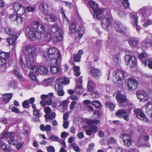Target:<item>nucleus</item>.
Listing matches in <instances>:
<instances>
[{
  "label": "nucleus",
  "mask_w": 152,
  "mask_h": 152,
  "mask_svg": "<svg viewBox=\"0 0 152 152\" xmlns=\"http://www.w3.org/2000/svg\"><path fill=\"white\" fill-rule=\"evenodd\" d=\"M16 21L18 25H20L22 24L23 22V18L21 17L18 16Z\"/></svg>",
  "instance_id": "680f3d73"
},
{
  "label": "nucleus",
  "mask_w": 152,
  "mask_h": 152,
  "mask_svg": "<svg viewBox=\"0 0 152 152\" xmlns=\"http://www.w3.org/2000/svg\"><path fill=\"white\" fill-rule=\"evenodd\" d=\"M35 9L36 8L34 7L29 6H28L26 7V9L28 12H33L34 11Z\"/></svg>",
  "instance_id": "052dcab7"
},
{
  "label": "nucleus",
  "mask_w": 152,
  "mask_h": 152,
  "mask_svg": "<svg viewBox=\"0 0 152 152\" xmlns=\"http://www.w3.org/2000/svg\"><path fill=\"white\" fill-rule=\"evenodd\" d=\"M120 137L122 139L125 145L129 146L131 145L132 140L130 135L127 134H123L120 136Z\"/></svg>",
  "instance_id": "dca6fc26"
},
{
  "label": "nucleus",
  "mask_w": 152,
  "mask_h": 152,
  "mask_svg": "<svg viewBox=\"0 0 152 152\" xmlns=\"http://www.w3.org/2000/svg\"><path fill=\"white\" fill-rule=\"evenodd\" d=\"M90 129H91L92 132H94L95 133L98 130V128L95 125H93L91 127Z\"/></svg>",
  "instance_id": "338daca9"
},
{
  "label": "nucleus",
  "mask_w": 152,
  "mask_h": 152,
  "mask_svg": "<svg viewBox=\"0 0 152 152\" xmlns=\"http://www.w3.org/2000/svg\"><path fill=\"white\" fill-rule=\"evenodd\" d=\"M105 104L110 110L112 111L115 108V106L113 103L109 102H105Z\"/></svg>",
  "instance_id": "5fc2aeb1"
},
{
  "label": "nucleus",
  "mask_w": 152,
  "mask_h": 152,
  "mask_svg": "<svg viewBox=\"0 0 152 152\" xmlns=\"http://www.w3.org/2000/svg\"><path fill=\"white\" fill-rule=\"evenodd\" d=\"M73 70L75 76H78L80 75V67L79 66H75L73 68Z\"/></svg>",
  "instance_id": "ea45409f"
},
{
  "label": "nucleus",
  "mask_w": 152,
  "mask_h": 152,
  "mask_svg": "<svg viewBox=\"0 0 152 152\" xmlns=\"http://www.w3.org/2000/svg\"><path fill=\"white\" fill-rule=\"evenodd\" d=\"M12 93L5 94L2 96L3 100L6 103L9 101L12 97Z\"/></svg>",
  "instance_id": "72a5a7b5"
},
{
  "label": "nucleus",
  "mask_w": 152,
  "mask_h": 152,
  "mask_svg": "<svg viewBox=\"0 0 152 152\" xmlns=\"http://www.w3.org/2000/svg\"><path fill=\"white\" fill-rule=\"evenodd\" d=\"M56 65H51L50 66V72L53 74H58L59 72V69L56 66Z\"/></svg>",
  "instance_id": "c9c22d12"
},
{
  "label": "nucleus",
  "mask_w": 152,
  "mask_h": 152,
  "mask_svg": "<svg viewBox=\"0 0 152 152\" xmlns=\"http://www.w3.org/2000/svg\"><path fill=\"white\" fill-rule=\"evenodd\" d=\"M144 107L146 113H148L150 112H151V115H150L149 117L152 120V101L148 102L145 104Z\"/></svg>",
  "instance_id": "a878e982"
},
{
  "label": "nucleus",
  "mask_w": 152,
  "mask_h": 152,
  "mask_svg": "<svg viewBox=\"0 0 152 152\" xmlns=\"http://www.w3.org/2000/svg\"><path fill=\"white\" fill-rule=\"evenodd\" d=\"M88 90L89 91H93L95 87V86L92 81H89L88 83Z\"/></svg>",
  "instance_id": "37998d69"
},
{
  "label": "nucleus",
  "mask_w": 152,
  "mask_h": 152,
  "mask_svg": "<svg viewBox=\"0 0 152 152\" xmlns=\"http://www.w3.org/2000/svg\"><path fill=\"white\" fill-rule=\"evenodd\" d=\"M45 18L48 21L55 22L58 20V18L52 13H49L48 12L45 14Z\"/></svg>",
  "instance_id": "4be33fe9"
},
{
  "label": "nucleus",
  "mask_w": 152,
  "mask_h": 152,
  "mask_svg": "<svg viewBox=\"0 0 152 152\" xmlns=\"http://www.w3.org/2000/svg\"><path fill=\"white\" fill-rule=\"evenodd\" d=\"M125 72L122 70H117L113 73L114 80L116 81H121L124 78Z\"/></svg>",
  "instance_id": "f8f14e48"
},
{
  "label": "nucleus",
  "mask_w": 152,
  "mask_h": 152,
  "mask_svg": "<svg viewBox=\"0 0 152 152\" xmlns=\"http://www.w3.org/2000/svg\"><path fill=\"white\" fill-rule=\"evenodd\" d=\"M94 17L95 18L100 19L102 18L104 13L103 11L102 10L99 9H96L94 10Z\"/></svg>",
  "instance_id": "393cba45"
},
{
  "label": "nucleus",
  "mask_w": 152,
  "mask_h": 152,
  "mask_svg": "<svg viewBox=\"0 0 152 152\" xmlns=\"http://www.w3.org/2000/svg\"><path fill=\"white\" fill-rule=\"evenodd\" d=\"M40 130L43 132L50 131L51 129V126L49 125H47L45 126L44 124H42L40 126Z\"/></svg>",
  "instance_id": "e433bc0d"
},
{
  "label": "nucleus",
  "mask_w": 152,
  "mask_h": 152,
  "mask_svg": "<svg viewBox=\"0 0 152 152\" xmlns=\"http://www.w3.org/2000/svg\"><path fill=\"white\" fill-rule=\"evenodd\" d=\"M59 138L54 135H51L50 136V139L52 140L53 141L58 142L59 140Z\"/></svg>",
  "instance_id": "13d9d810"
},
{
  "label": "nucleus",
  "mask_w": 152,
  "mask_h": 152,
  "mask_svg": "<svg viewBox=\"0 0 152 152\" xmlns=\"http://www.w3.org/2000/svg\"><path fill=\"white\" fill-rule=\"evenodd\" d=\"M84 91L83 88L81 85H76L75 92V93L77 94H81Z\"/></svg>",
  "instance_id": "7c9ffc66"
},
{
  "label": "nucleus",
  "mask_w": 152,
  "mask_h": 152,
  "mask_svg": "<svg viewBox=\"0 0 152 152\" xmlns=\"http://www.w3.org/2000/svg\"><path fill=\"white\" fill-rule=\"evenodd\" d=\"M45 40L47 42H49L51 40L52 36L50 33L48 32L44 35Z\"/></svg>",
  "instance_id": "c03bdc74"
},
{
  "label": "nucleus",
  "mask_w": 152,
  "mask_h": 152,
  "mask_svg": "<svg viewBox=\"0 0 152 152\" xmlns=\"http://www.w3.org/2000/svg\"><path fill=\"white\" fill-rule=\"evenodd\" d=\"M71 146L72 147L73 150L76 152H79L80 150L79 147L75 143H73L71 145Z\"/></svg>",
  "instance_id": "603ef678"
},
{
  "label": "nucleus",
  "mask_w": 152,
  "mask_h": 152,
  "mask_svg": "<svg viewBox=\"0 0 152 152\" xmlns=\"http://www.w3.org/2000/svg\"><path fill=\"white\" fill-rule=\"evenodd\" d=\"M60 104L58 107V110L61 112H64L67 107V101L64 100L62 102H60Z\"/></svg>",
  "instance_id": "5701e85b"
},
{
  "label": "nucleus",
  "mask_w": 152,
  "mask_h": 152,
  "mask_svg": "<svg viewBox=\"0 0 152 152\" xmlns=\"http://www.w3.org/2000/svg\"><path fill=\"white\" fill-rule=\"evenodd\" d=\"M58 30V27L57 24H55L52 26L50 28V31L52 33H55Z\"/></svg>",
  "instance_id": "49530a36"
},
{
  "label": "nucleus",
  "mask_w": 152,
  "mask_h": 152,
  "mask_svg": "<svg viewBox=\"0 0 152 152\" xmlns=\"http://www.w3.org/2000/svg\"><path fill=\"white\" fill-rule=\"evenodd\" d=\"M55 79V77L53 76H52L47 79L44 80L43 82L44 83H46L47 84H48L54 80Z\"/></svg>",
  "instance_id": "4d7b16f0"
},
{
  "label": "nucleus",
  "mask_w": 152,
  "mask_h": 152,
  "mask_svg": "<svg viewBox=\"0 0 152 152\" xmlns=\"http://www.w3.org/2000/svg\"><path fill=\"white\" fill-rule=\"evenodd\" d=\"M60 11L62 15V18L64 22L66 23L69 24V20L65 14L62 7L61 8Z\"/></svg>",
  "instance_id": "f704fd0d"
},
{
  "label": "nucleus",
  "mask_w": 152,
  "mask_h": 152,
  "mask_svg": "<svg viewBox=\"0 0 152 152\" xmlns=\"http://www.w3.org/2000/svg\"><path fill=\"white\" fill-rule=\"evenodd\" d=\"M36 47L32 45H28L23 47L22 51L26 53L25 56V62L28 68L31 69L29 74V77L33 80L36 79L35 73L38 72L37 67L33 65L36 60Z\"/></svg>",
  "instance_id": "f257e3e1"
},
{
  "label": "nucleus",
  "mask_w": 152,
  "mask_h": 152,
  "mask_svg": "<svg viewBox=\"0 0 152 152\" xmlns=\"http://www.w3.org/2000/svg\"><path fill=\"white\" fill-rule=\"evenodd\" d=\"M88 3L90 8L93 11L97 9L98 7V5L94 1L92 0H89Z\"/></svg>",
  "instance_id": "473e14b6"
},
{
  "label": "nucleus",
  "mask_w": 152,
  "mask_h": 152,
  "mask_svg": "<svg viewBox=\"0 0 152 152\" xmlns=\"http://www.w3.org/2000/svg\"><path fill=\"white\" fill-rule=\"evenodd\" d=\"M87 122L88 124H98L100 122V121L97 119H89L88 120Z\"/></svg>",
  "instance_id": "3c124183"
},
{
  "label": "nucleus",
  "mask_w": 152,
  "mask_h": 152,
  "mask_svg": "<svg viewBox=\"0 0 152 152\" xmlns=\"http://www.w3.org/2000/svg\"><path fill=\"white\" fill-rule=\"evenodd\" d=\"M149 139V136L147 135H141L137 140V142L141 145L144 144L145 141Z\"/></svg>",
  "instance_id": "cd10ccee"
},
{
  "label": "nucleus",
  "mask_w": 152,
  "mask_h": 152,
  "mask_svg": "<svg viewBox=\"0 0 152 152\" xmlns=\"http://www.w3.org/2000/svg\"><path fill=\"white\" fill-rule=\"evenodd\" d=\"M114 27L115 30L117 31L121 34L125 33L127 30L125 26L120 22H115Z\"/></svg>",
  "instance_id": "4468645a"
},
{
  "label": "nucleus",
  "mask_w": 152,
  "mask_h": 152,
  "mask_svg": "<svg viewBox=\"0 0 152 152\" xmlns=\"http://www.w3.org/2000/svg\"><path fill=\"white\" fill-rule=\"evenodd\" d=\"M76 23L75 21L72 22L70 27L69 33L71 34L74 33L75 31Z\"/></svg>",
  "instance_id": "4c0bfd02"
},
{
  "label": "nucleus",
  "mask_w": 152,
  "mask_h": 152,
  "mask_svg": "<svg viewBox=\"0 0 152 152\" xmlns=\"http://www.w3.org/2000/svg\"><path fill=\"white\" fill-rule=\"evenodd\" d=\"M77 103V101H72L71 103L69 106V108L70 110H73L75 107V105Z\"/></svg>",
  "instance_id": "bf43d9fd"
},
{
  "label": "nucleus",
  "mask_w": 152,
  "mask_h": 152,
  "mask_svg": "<svg viewBox=\"0 0 152 152\" xmlns=\"http://www.w3.org/2000/svg\"><path fill=\"white\" fill-rule=\"evenodd\" d=\"M48 55L45 56H57L58 55H61L59 51L57 49L54 48H50L48 50Z\"/></svg>",
  "instance_id": "6ab92c4d"
},
{
  "label": "nucleus",
  "mask_w": 152,
  "mask_h": 152,
  "mask_svg": "<svg viewBox=\"0 0 152 152\" xmlns=\"http://www.w3.org/2000/svg\"><path fill=\"white\" fill-rule=\"evenodd\" d=\"M18 37L17 35H13V36H12L10 38L7 39V40L9 45L12 46L15 45H16L15 41Z\"/></svg>",
  "instance_id": "c85d7f7f"
},
{
  "label": "nucleus",
  "mask_w": 152,
  "mask_h": 152,
  "mask_svg": "<svg viewBox=\"0 0 152 152\" xmlns=\"http://www.w3.org/2000/svg\"><path fill=\"white\" fill-rule=\"evenodd\" d=\"M147 56V54L145 52L142 53L139 55V58L143 63L144 64V62L145 61L143 60L146 59Z\"/></svg>",
  "instance_id": "a19ab883"
},
{
  "label": "nucleus",
  "mask_w": 152,
  "mask_h": 152,
  "mask_svg": "<svg viewBox=\"0 0 152 152\" xmlns=\"http://www.w3.org/2000/svg\"><path fill=\"white\" fill-rule=\"evenodd\" d=\"M60 82L64 85H67L69 83V79L65 77H62L60 80Z\"/></svg>",
  "instance_id": "58836bf2"
},
{
  "label": "nucleus",
  "mask_w": 152,
  "mask_h": 152,
  "mask_svg": "<svg viewBox=\"0 0 152 152\" xmlns=\"http://www.w3.org/2000/svg\"><path fill=\"white\" fill-rule=\"evenodd\" d=\"M113 19L110 14H106L101 20L102 26L106 30L110 28L113 23Z\"/></svg>",
  "instance_id": "7ed1b4c3"
},
{
  "label": "nucleus",
  "mask_w": 152,
  "mask_h": 152,
  "mask_svg": "<svg viewBox=\"0 0 152 152\" xmlns=\"http://www.w3.org/2000/svg\"><path fill=\"white\" fill-rule=\"evenodd\" d=\"M42 55L45 58L46 60L52 65H57L61 59V55H58V56H45V54H43Z\"/></svg>",
  "instance_id": "0eeeda50"
},
{
  "label": "nucleus",
  "mask_w": 152,
  "mask_h": 152,
  "mask_svg": "<svg viewBox=\"0 0 152 152\" xmlns=\"http://www.w3.org/2000/svg\"><path fill=\"white\" fill-rule=\"evenodd\" d=\"M116 98L120 106L123 107L129 105V101L127 99L125 96L122 94L119 91L117 92Z\"/></svg>",
  "instance_id": "20e7f679"
},
{
  "label": "nucleus",
  "mask_w": 152,
  "mask_h": 152,
  "mask_svg": "<svg viewBox=\"0 0 152 152\" xmlns=\"http://www.w3.org/2000/svg\"><path fill=\"white\" fill-rule=\"evenodd\" d=\"M34 115L36 117H40L42 116L40 111L38 109H34L33 110Z\"/></svg>",
  "instance_id": "de8ad7c7"
},
{
  "label": "nucleus",
  "mask_w": 152,
  "mask_h": 152,
  "mask_svg": "<svg viewBox=\"0 0 152 152\" xmlns=\"http://www.w3.org/2000/svg\"><path fill=\"white\" fill-rule=\"evenodd\" d=\"M137 98L140 101L145 102L148 99V95L146 92L142 91L139 90L137 92Z\"/></svg>",
  "instance_id": "2eb2a0df"
},
{
  "label": "nucleus",
  "mask_w": 152,
  "mask_h": 152,
  "mask_svg": "<svg viewBox=\"0 0 152 152\" xmlns=\"http://www.w3.org/2000/svg\"><path fill=\"white\" fill-rule=\"evenodd\" d=\"M126 65L130 67L135 66L137 63V59L134 56L130 54H126L124 57Z\"/></svg>",
  "instance_id": "39448f33"
},
{
  "label": "nucleus",
  "mask_w": 152,
  "mask_h": 152,
  "mask_svg": "<svg viewBox=\"0 0 152 152\" xmlns=\"http://www.w3.org/2000/svg\"><path fill=\"white\" fill-rule=\"evenodd\" d=\"M45 30V26L39 24L38 21L32 22L31 26L26 29L29 38L33 41L40 39Z\"/></svg>",
  "instance_id": "f03ea898"
},
{
  "label": "nucleus",
  "mask_w": 152,
  "mask_h": 152,
  "mask_svg": "<svg viewBox=\"0 0 152 152\" xmlns=\"http://www.w3.org/2000/svg\"><path fill=\"white\" fill-rule=\"evenodd\" d=\"M47 150L48 152H55V149L54 147L52 146L47 147Z\"/></svg>",
  "instance_id": "e2e57ef3"
},
{
  "label": "nucleus",
  "mask_w": 152,
  "mask_h": 152,
  "mask_svg": "<svg viewBox=\"0 0 152 152\" xmlns=\"http://www.w3.org/2000/svg\"><path fill=\"white\" fill-rule=\"evenodd\" d=\"M1 135L3 137L6 138L9 144L15 145L17 142V141L14 139L15 134L13 132L8 133L6 131L3 132Z\"/></svg>",
  "instance_id": "423d86ee"
},
{
  "label": "nucleus",
  "mask_w": 152,
  "mask_h": 152,
  "mask_svg": "<svg viewBox=\"0 0 152 152\" xmlns=\"http://www.w3.org/2000/svg\"><path fill=\"white\" fill-rule=\"evenodd\" d=\"M81 56L79 54H76L74 55V61L75 62H78L80 61Z\"/></svg>",
  "instance_id": "0e129e2a"
},
{
  "label": "nucleus",
  "mask_w": 152,
  "mask_h": 152,
  "mask_svg": "<svg viewBox=\"0 0 152 152\" xmlns=\"http://www.w3.org/2000/svg\"><path fill=\"white\" fill-rule=\"evenodd\" d=\"M5 31L6 34L9 35L13 36V35H16L15 31L14 28L7 27L5 29Z\"/></svg>",
  "instance_id": "c756f323"
},
{
  "label": "nucleus",
  "mask_w": 152,
  "mask_h": 152,
  "mask_svg": "<svg viewBox=\"0 0 152 152\" xmlns=\"http://www.w3.org/2000/svg\"><path fill=\"white\" fill-rule=\"evenodd\" d=\"M144 63L145 66L148 65L149 68L152 69V58L148 59Z\"/></svg>",
  "instance_id": "79ce46f5"
},
{
  "label": "nucleus",
  "mask_w": 152,
  "mask_h": 152,
  "mask_svg": "<svg viewBox=\"0 0 152 152\" xmlns=\"http://www.w3.org/2000/svg\"><path fill=\"white\" fill-rule=\"evenodd\" d=\"M38 69V72H39L40 74L42 75H46L48 72V70L44 66H42L39 67V68L37 67Z\"/></svg>",
  "instance_id": "2f4dec72"
},
{
  "label": "nucleus",
  "mask_w": 152,
  "mask_h": 152,
  "mask_svg": "<svg viewBox=\"0 0 152 152\" xmlns=\"http://www.w3.org/2000/svg\"><path fill=\"white\" fill-rule=\"evenodd\" d=\"M69 124V122L68 121H64L63 122V126L64 129H67L68 127Z\"/></svg>",
  "instance_id": "774afa93"
},
{
  "label": "nucleus",
  "mask_w": 152,
  "mask_h": 152,
  "mask_svg": "<svg viewBox=\"0 0 152 152\" xmlns=\"http://www.w3.org/2000/svg\"><path fill=\"white\" fill-rule=\"evenodd\" d=\"M128 42L130 46H136L138 45L139 40L137 38L131 37L128 39Z\"/></svg>",
  "instance_id": "bb28decb"
},
{
  "label": "nucleus",
  "mask_w": 152,
  "mask_h": 152,
  "mask_svg": "<svg viewBox=\"0 0 152 152\" xmlns=\"http://www.w3.org/2000/svg\"><path fill=\"white\" fill-rule=\"evenodd\" d=\"M58 35L54 37L53 39L54 43H56L58 42L61 41L63 39V35L64 34V30L60 28L58 30Z\"/></svg>",
  "instance_id": "a211bd4d"
},
{
  "label": "nucleus",
  "mask_w": 152,
  "mask_h": 152,
  "mask_svg": "<svg viewBox=\"0 0 152 152\" xmlns=\"http://www.w3.org/2000/svg\"><path fill=\"white\" fill-rule=\"evenodd\" d=\"M134 112L137 117L140 120L146 122H149V120L146 117L142 109H136L134 110Z\"/></svg>",
  "instance_id": "9b49d317"
},
{
  "label": "nucleus",
  "mask_w": 152,
  "mask_h": 152,
  "mask_svg": "<svg viewBox=\"0 0 152 152\" xmlns=\"http://www.w3.org/2000/svg\"><path fill=\"white\" fill-rule=\"evenodd\" d=\"M138 82L135 79L129 78L127 80V87L129 91H132L137 88Z\"/></svg>",
  "instance_id": "1a4fd4ad"
},
{
  "label": "nucleus",
  "mask_w": 152,
  "mask_h": 152,
  "mask_svg": "<svg viewBox=\"0 0 152 152\" xmlns=\"http://www.w3.org/2000/svg\"><path fill=\"white\" fill-rule=\"evenodd\" d=\"M48 5L46 3H42L39 5V10L45 14L48 13Z\"/></svg>",
  "instance_id": "b1692460"
},
{
  "label": "nucleus",
  "mask_w": 152,
  "mask_h": 152,
  "mask_svg": "<svg viewBox=\"0 0 152 152\" xmlns=\"http://www.w3.org/2000/svg\"><path fill=\"white\" fill-rule=\"evenodd\" d=\"M55 91L57 92L58 95L60 96H63L64 94L62 86L60 84L56 83L54 87Z\"/></svg>",
  "instance_id": "412c9836"
},
{
  "label": "nucleus",
  "mask_w": 152,
  "mask_h": 152,
  "mask_svg": "<svg viewBox=\"0 0 152 152\" xmlns=\"http://www.w3.org/2000/svg\"><path fill=\"white\" fill-rule=\"evenodd\" d=\"M10 56V55L8 53L2 52L0 53V66H2L4 69H6V66L7 59Z\"/></svg>",
  "instance_id": "ddd939ff"
},
{
  "label": "nucleus",
  "mask_w": 152,
  "mask_h": 152,
  "mask_svg": "<svg viewBox=\"0 0 152 152\" xmlns=\"http://www.w3.org/2000/svg\"><path fill=\"white\" fill-rule=\"evenodd\" d=\"M116 116L120 118H123L126 121L129 120V113H127L125 110H118L115 113Z\"/></svg>",
  "instance_id": "9d476101"
},
{
  "label": "nucleus",
  "mask_w": 152,
  "mask_h": 152,
  "mask_svg": "<svg viewBox=\"0 0 152 152\" xmlns=\"http://www.w3.org/2000/svg\"><path fill=\"white\" fill-rule=\"evenodd\" d=\"M122 4L125 8H128L129 7L130 4L128 0H122Z\"/></svg>",
  "instance_id": "6e6d98bb"
},
{
  "label": "nucleus",
  "mask_w": 152,
  "mask_h": 152,
  "mask_svg": "<svg viewBox=\"0 0 152 152\" xmlns=\"http://www.w3.org/2000/svg\"><path fill=\"white\" fill-rule=\"evenodd\" d=\"M118 14L120 17H124L126 15V13L121 8H119L118 10Z\"/></svg>",
  "instance_id": "a18cd8bd"
},
{
  "label": "nucleus",
  "mask_w": 152,
  "mask_h": 152,
  "mask_svg": "<svg viewBox=\"0 0 152 152\" xmlns=\"http://www.w3.org/2000/svg\"><path fill=\"white\" fill-rule=\"evenodd\" d=\"M13 7L14 12L18 15H22L26 12V8L20 3L17 2L14 3Z\"/></svg>",
  "instance_id": "6e6552de"
},
{
  "label": "nucleus",
  "mask_w": 152,
  "mask_h": 152,
  "mask_svg": "<svg viewBox=\"0 0 152 152\" xmlns=\"http://www.w3.org/2000/svg\"><path fill=\"white\" fill-rule=\"evenodd\" d=\"M90 74L93 77L98 78L100 76L101 73V72L98 69L94 67H91L90 71Z\"/></svg>",
  "instance_id": "aec40b11"
},
{
  "label": "nucleus",
  "mask_w": 152,
  "mask_h": 152,
  "mask_svg": "<svg viewBox=\"0 0 152 152\" xmlns=\"http://www.w3.org/2000/svg\"><path fill=\"white\" fill-rule=\"evenodd\" d=\"M44 111L46 114H49L51 112L52 110L49 107H46L44 109Z\"/></svg>",
  "instance_id": "69168bd1"
},
{
  "label": "nucleus",
  "mask_w": 152,
  "mask_h": 152,
  "mask_svg": "<svg viewBox=\"0 0 152 152\" xmlns=\"http://www.w3.org/2000/svg\"><path fill=\"white\" fill-rule=\"evenodd\" d=\"M149 41V39L147 38L143 41L142 42V44L143 46L145 47H147L150 46L151 45V44L148 42Z\"/></svg>",
  "instance_id": "8fccbe9b"
},
{
  "label": "nucleus",
  "mask_w": 152,
  "mask_h": 152,
  "mask_svg": "<svg viewBox=\"0 0 152 152\" xmlns=\"http://www.w3.org/2000/svg\"><path fill=\"white\" fill-rule=\"evenodd\" d=\"M92 104L93 106L99 108L101 106V102L99 101L95 100L94 101Z\"/></svg>",
  "instance_id": "09e8293b"
},
{
  "label": "nucleus",
  "mask_w": 152,
  "mask_h": 152,
  "mask_svg": "<svg viewBox=\"0 0 152 152\" xmlns=\"http://www.w3.org/2000/svg\"><path fill=\"white\" fill-rule=\"evenodd\" d=\"M130 17L132 19L131 23L133 26L134 28L137 31H139L141 29V27L138 25V19L136 14L135 13L132 14Z\"/></svg>",
  "instance_id": "f3484780"
},
{
  "label": "nucleus",
  "mask_w": 152,
  "mask_h": 152,
  "mask_svg": "<svg viewBox=\"0 0 152 152\" xmlns=\"http://www.w3.org/2000/svg\"><path fill=\"white\" fill-rule=\"evenodd\" d=\"M78 34H81V36L83 35L85 32V29L83 26H82L79 27L77 30Z\"/></svg>",
  "instance_id": "864d4df0"
}]
</instances>
